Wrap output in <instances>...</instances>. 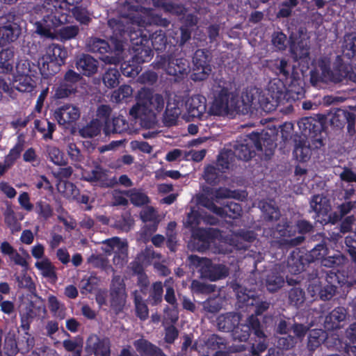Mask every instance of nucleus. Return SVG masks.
<instances>
[{
    "label": "nucleus",
    "mask_w": 356,
    "mask_h": 356,
    "mask_svg": "<svg viewBox=\"0 0 356 356\" xmlns=\"http://www.w3.org/2000/svg\"><path fill=\"white\" fill-rule=\"evenodd\" d=\"M124 23L126 22L119 17L111 19L108 22V26L113 32L111 42L115 50L121 51L124 42L129 38L136 53L134 56V62L140 64L149 61L153 54L149 47V38L140 28L136 29V27L132 26L125 29Z\"/></svg>",
    "instance_id": "f257e3e1"
},
{
    "label": "nucleus",
    "mask_w": 356,
    "mask_h": 356,
    "mask_svg": "<svg viewBox=\"0 0 356 356\" xmlns=\"http://www.w3.org/2000/svg\"><path fill=\"white\" fill-rule=\"evenodd\" d=\"M74 0H45L44 5L35 8L42 19L35 23V33L50 39L56 38V29L67 22V15Z\"/></svg>",
    "instance_id": "f03ea898"
},
{
    "label": "nucleus",
    "mask_w": 356,
    "mask_h": 356,
    "mask_svg": "<svg viewBox=\"0 0 356 356\" xmlns=\"http://www.w3.org/2000/svg\"><path fill=\"white\" fill-rule=\"evenodd\" d=\"M136 104L131 107L129 114L134 118L140 120L141 126L151 129L156 124V115L160 113L164 106L163 97L146 88L138 91Z\"/></svg>",
    "instance_id": "7ed1b4c3"
},
{
    "label": "nucleus",
    "mask_w": 356,
    "mask_h": 356,
    "mask_svg": "<svg viewBox=\"0 0 356 356\" xmlns=\"http://www.w3.org/2000/svg\"><path fill=\"white\" fill-rule=\"evenodd\" d=\"M298 126L305 137L296 140L293 154L297 160L305 162L310 158L312 149L323 146V136L321 131L314 130L315 125L312 124L309 118L301 120L298 122Z\"/></svg>",
    "instance_id": "20e7f679"
},
{
    "label": "nucleus",
    "mask_w": 356,
    "mask_h": 356,
    "mask_svg": "<svg viewBox=\"0 0 356 356\" xmlns=\"http://www.w3.org/2000/svg\"><path fill=\"white\" fill-rule=\"evenodd\" d=\"M211 90L214 95L213 102L209 108L211 115L217 116L232 115L239 112V101L229 92V84L222 80L215 81Z\"/></svg>",
    "instance_id": "39448f33"
},
{
    "label": "nucleus",
    "mask_w": 356,
    "mask_h": 356,
    "mask_svg": "<svg viewBox=\"0 0 356 356\" xmlns=\"http://www.w3.org/2000/svg\"><path fill=\"white\" fill-rule=\"evenodd\" d=\"M119 18L125 21L127 25L131 24L140 29L152 24L168 26L170 23L167 19L154 15L151 9L132 6L130 3H126L122 7Z\"/></svg>",
    "instance_id": "423d86ee"
},
{
    "label": "nucleus",
    "mask_w": 356,
    "mask_h": 356,
    "mask_svg": "<svg viewBox=\"0 0 356 356\" xmlns=\"http://www.w3.org/2000/svg\"><path fill=\"white\" fill-rule=\"evenodd\" d=\"M348 67L341 63V58L337 56V63L332 70L330 60L327 57L319 58L311 71V81L313 83L318 82L339 83L348 76Z\"/></svg>",
    "instance_id": "0eeeda50"
},
{
    "label": "nucleus",
    "mask_w": 356,
    "mask_h": 356,
    "mask_svg": "<svg viewBox=\"0 0 356 356\" xmlns=\"http://www.w3.org/2000/svg\"><path fill=\"white\" fill-rule=\"evenodd\" d=\"M264 93L266 99V103L264 105L265 112H270L289 101V95L286 92L284 83L280 79L270 81Z\"/></svg>",
    "instance_id": "6e6552de"
},
{
    "label": "nucleus",
    "mask_w": 356,
    "mask_h": 356,
    "mask_svg": "<svg viewBox=\"0 0 356 356\" xmlns=\"http://www.w3.org/2000/svg\"><path fill=\"white\" fill-rule=\"evenodd\" d=\"M102 250L107 254L115 253L113 264L120 268L123 267L128 261V243L126 240L118 237H113L102 242Z\"/></svg>",
    "instance_id": "1a4fd4ad"
},
{
    "label": "nucleus",
    "mask_w": 356,
    "mask_h": 356,
    "mask_svg": "<svg viewBox=\"0 0 356 356\" xmlns=\"http://www.w3.org/2000/svg\"><path fill=\"white\" fill-rule=\"evenodd\" d=\"M266 103L265 95L257 88L247 89L242 95L241 102H239V112L246 114L250 108H261L264 111V104Z\"/></svg>",
    "instance_id": "9d476101"
},
{
    "label": "nucleus",
    "mask_w": 356,
    "mask_h": 356,
    "mask_svg": "<svg viewBox=\"0 0 356 356\" xmlns=\"http://www.w3.org/2000/svg\"><path fill=\"white\" fill-rule=\"evenodd\" d=\"M251 330L257 338H264L265 337V333L261 329L260 321L257 316L252 314L248 318L246 323H238L234 327L232 331L234 339L240 341H247L250 337Z\"/></svg>",
    "instance_id": "9b49d317"
},
{
    "label": "nucleus",
    "mask_w": 356,
    "mask_h": 356,
    "mask_svg": "<svg viewBox=\"0 0 356 356\" xmlns=\"http://www.w3.org/2000/svg\"><path fill=\"white\" fill-rule=\"evenodd\" d=\"M127 294L125 284L120 275L113 277L110 288V302L115 312H121L127 302Z\"/></svg>",
    "instance_id": "f8f14e48"
},
{
    "label": "nucleus",
    "mask_w": 356,
    "mask_h": 356,
    "mask_svg": "<svg viewBox=\"0 0 356 356\" xmlns=\"http://www.w3.org/2000/svg\"><path fill=\"white\" fill-rule=\"evenodd\" d=\"M157 67L163 69L169 75L179 76L185 74L189 69L188 62L184 58L161 57Z\"/></svg>",
    "instance_id": "ddd939ff"
},
{
    "label": "nucleus",
    "mask_w": 356,
    "mask_h": 356,
    "mask_svg": "<svg viewBox=\"0 0 356 356\" xmlns=\"http://www.w3.org/2000/svg\"><path fill=\"white\" fill-rule=\"evenodd\" d=\"M200 202L203 207L221 218H236L241 216L242 212L240 204L234 202H227L223 207L216 206L213 202L207 198H202Z\"/></svg>",
    "instance_id": "4468645a"
},
{
    "label": "nucleus",
    "mask_w": 356,
    "mask_h": 356,
    "mask_svg": "<svg viewBox=\"0 0 356 356\" xmlns=\"http://www.w3.org/2000/svg\"><path fill=\"white\" fill-rule=\"evenodd\" d=\"M30 65L26 61L17 65V72L14 76L13 87L20 92H29L33 88V81L29 75Z\"/></svg>",
    "instance_id": "2eb2a0df"
},
{
    "label": "nucleus",
    "mask_w": 356,
    "mask_h": 356,
    "mask_svg": "<svg viewBox=\"0 0 356 356\" xmlns=\"http://www.w3.org/2000/svg\"><path fill=\"white\" fill-rule=\"evenodd\" d=\"M47 310L43 300L36 296V300L30 302L26 311L21 314V327L26 332L30 323L35 318L45 314Z\"/></svg>",
    "instance_id": "dca6fc26"
},
{
    "label": "nucleus",
    "mask_w": 356,
    "mask_h": 356,
    "mask_svg": "<svg viewBox=\"0 0 356 356\" xmlns=\"http://www.w3.org/2000/svg\"><path fill=\"white\" fill-rule=\"evenodd\" d=\"M193 79L195 81L205 79L211 72V67L209 65V58L207 52L202 49L197 50L193 58Z\"/></svg>",
    "instance_id": "f3484780"
},
{
    "label": "nucleus",
    "mask_w": 356,
    "mask_h": 356,
    "mask_svg": "<svg viewBox=\"0 0 356 356\" xmlns=\"http://www.w3.org/2000/svg\"><path fill=\"white\" fill-rule=\"evenodd\" d=\"M186 106L189 117L197 118L198 120H204L209 115L207 112V99L201 95H195L190 97L186 103Z\"/></svg>",
    "instance_id": "a211bd4d"
},
{
    "label": "nucleus",
    "mask_w": 356,
    "mask_h": 356,
    "mask_svg": "<svg viewBox=\"0 0 356 356\" xmlns=\"http://www.w3.org/2000/svg\"><path fill=\"white\" fill-rule=\"evenodd\" d=\"M229 154L227 153L220 154L218 158L217 167L209 165L204 170V179L211 184H216L220 181L221 173L229 168L227 159Z\"/></svg>",
    "instance_id": "6ab92c4d"
},
{
    "label": "nucleus",
    "mask_w": 356,
    "mask_h": 356,
    "mask_svg": "<svg viewBox=\"0 0 356 356\" xmlns=\"http://www.w3.org/2000/svg\"><path fill=\"white\" fill-rule=\"evenodd\" d=\"M86 350L88 354L95 356H109L110 341L107 338L101 339L95 334H92L86 341Z\"/></svg>",
    "instance_id": "aec40b11"
},
{
    "label": "nucleus",
    "mask_w": 356,
    "mask_h": 356,
    "mask_svg": "<svg viewBox=\"0 0 356 356\" xmlns=\"http://www.w3.org/2000/svg\"><path fill=\"white\" fill-rule=\"evenodd\" d=\"M80 110L76 106L65 104L54 112V118L60 125L70 124L76 122L80 117Z\"/></svg>",
    "instance_id": "412c9836"
},
{
    "label": "nucleus",
    "mask_w": 356,
    "mask_h": 356,
    "mask_svg": "<svg viewBox=\"0 0 356 356\" xmlns=\"http://www.w3.org/2000/svg\"><path fill=\"white\" fill-rule=\"evenodd\" d=\"M245 143L235 145L233 154L241 160L248 161L254 154L255 149L261 150L262 147L259 141L248 138Z\"/></svg>",
    "instance_id": "4be33fe9"
},
{
    "label": "nucleus",
    "mask_w": 356,
    "mask_h": 356,
    "mask_svg": "<svg viewBox=\"0 0 356 356\" xmlns=\"http://www.w3.org/2000/svg\"><path fill=\"white\" fill-rule=\"evenodd\" d=\"M291 51L294 58L296 60L307 58L309 54V41L307 35L300 32L298 38L293 39L291 36Z\"/></svg>",
    "instance_id": "5701e85b"
},
{
    "label": "nucleus",
    "mask_w": 356,
    "mask_h": 356,
    "mask_svg": "<svg viewBox=\"0 0 356 356\" xmlns=\"http://www.w3.org/2000/svg\"><path fill=\"white\" fill-rule=\"evenodd\" d=\"M204 343L208 349L216 351V354L218 353L225 354L234 353L240 352L243 349V346H240L238 348H227L225 340L216 334L210 336Z\"/></svg>",
    "instance_id": "b1692460"
},
{
    "label": "nucleus",
    "mask_w": 356,
    "mask_h": 356,
    "mask_svg": "<svg viewBox=\"0 0 356 356\" xmlns=\"http://www.w3.org/2000/svg\"><path fill=\"white\" fill-rule=\"evenodd\" d=\"M66 56V51L60 46L52 45L49 47L47 49L46 54L43 56L41 59L42 67L40 68V70H42L43 73H45L44 68L46 63L47 66L49 65V63L60 64V63H63Z\"/></svg>",
    "instance_id": "393cba45"
},
{
    "label": "nucleus",
    "mask_w": 356,
    "mask_h": 356,
    "mask_svg": "<svg viewBox=\"0 0 356 356\" xmlns=\"http://www.w3.org/2000/svg\"><path fill=\"white\" fill-rule=\"evenodd\" d=\"M347 312L345 308L339 307L333 309L325 320V327L327 330L340 328V323L346 318Z\"/></svg>",
    "instance_id": "a878e982"
},
{
    "label": "nucleus",
    "mask_w": 356,
    "mask_h": 356,
    "mask_svg": "<svg viewBox=\"0 0 356 356\" xmlns=\"http://www.w3.org/2000/svg\"><path fill=\"white\" fill-rule=\"evenodd\" d=\"M76 65L77 69L85 76H90L97 72L98 61L91 56L83 54L77 59Z\"/></svg>",
    "instance_id": "bb28decb"
},
{
    "label": "nucleus",
    "mask_w": 356,
    "mask_h": 356,
    "mask_svg": "<svg viewBox=\"0 0 356 356\" xmlns=\"http://www.w3.org/2000/svg\"><path fill=\"white\" fill-rule=\"evenodd\" d=\"M240 321L241 316L237 313L232 312L220 315L216 320L218 329L224 332L232 331Z\"/></svg>",
    "instance_id": "cd10ccee"
},
{
    "label": "nucleus",
    "mask_w": 356,
    "mask_h": 356,
    "mask_svg": "<svg viewBox=\"0 0 356 356\" xmlns=\"http://www.w3.org/2000/svg\"><path fill=\"white\" fill-rule=\"evenodd\" d=\"M190 266L195 268L201 274V277L207 278L211 272L212 263L207 258L200 257L196 255H191L188 257Z\"/></svg>",
    "instance_id": "c85d7f7f"
},
{
    "label": "nucleus",
    "mask_w": 356,
    "mask_h": 356,
    "mask_svg": "<svg viewBox=\"0 0 356 356\" xmlns=\"http://www.w3.org/2000/svg\"><path fill=\"white\" fill-rule=\"evenodd\" d=\"M0 33L5 44L15 41L21 33V29L17 23L10 22L0 27Z\"/></svg>",
    "instance_id": "c756f323"
},
{
    "label": "nucleus",
    "mask_w": 356,
    "mask_h": 356,
    "mask_svg": "<svg viewBox=\"0 0 356 356\" xmlns=\"http://www.w3.org/2000/svg\"><path fill=\"white\" fill-rule=\"evenodd\" d=\"M35 267L40 270L43 277L48 278L52 282L56 281V268L49 259L45 258L36 262Z\"/></svg>",
    "instance_id": "7c9ffc66"
},
{
    "label": "nucleus",
    "mask_w": 356,
    "mask_h": 356,
    "mask_svg": "<svg viewBox=\"0 0 356 356\" xmlns=\"http://www.w3.org/2000/svg\"><path fill=\"white\" fill-rule=\"evenodd\" d=\"M13 47H6L0 51V73L8 72L13 69Z\"/></svg>",
    "instance_id": "2f4dec72"
},
{
    "label": "nucleus",
    "mask_w": 356,
    "mask_h": 356,
    "mask_svg": "<svg viewBox=\"0 0 356 356\" xmlns=\"http://www.w3.org/2000/svg\"><path fill=\"white\" fill-rule=\"evenodd\" d=\"M131 296L134 298V302L137 316L143 321L147 319L149 316L148 308L138 290L134 291L131 293Z\"/></svg>",
    "instance_id": "473e14b6"
},
{
    "label": "nucleus",
    "mask_w": 356,
    "mask_h": 356,
    "mask_svg": "<svg viewBox=\"0 0 356 356\" xmlns=\"http://www.w3.org/2000/svg\"><path fill=\"white\" fill-rule=\"evenodd\" d=\"M134 346L140 353L152 356H161V350L147 340L140 339L135 341Z\"/></svg>",
    "instance_id": "72a5a7b5"
},
{
    "label": "nucleus",
    "mask_w": 356,
    "mask_h": 356,
    "mask_svg": "<svg viewBox=\"0 0 356 356\" xmlns=\"http://www.w3.org/2000/svg\"><path fill=\"white\" fill-rule=\"evenodd\" d=\"M82 177L90 182L103 181L106 179V172L99 165H96L92 170H83Z\"/></svg>",
    "instance_id": "f704fd0d"
},
{
    "label": "nucleus",
    "mask_w": 356,
    "mask_h": 356,
    "mask_svg": "<svg viewBox=\"0 0 356 356\" xmlns=\"http://www.w3.org/2000/svg\"><path fill=\"white\" fill-rule=\"evenodd\" d=\"M87 50L92 53L105 54L111 48L110 45L104 40L92 38L88 40L86 43Z\"/></svg>",
    "instance_id": "c9c22d12"
},
{
    "label": "nucleus",
    "mask_w": 356,
    "mask_h": 356,
    "mask_svg": "<svg viewBox=\"0 0 356 356\" xmlns=\"http://www.w3.org/2000/svg\"><path fill=\"white\" fill-rule=\"evenodd\" d=\"M327 334L321 329H314L309 332L308 337L307 348L309 350L317 348L325 341Z\"/></svg>",
    "instance_id": "e433bc0d"
},
{
    "label": "nucleus",
    "mask_w": 356,
    "mask_h": 356,
    "mask_svg": "<svg viewBox=\"0 0 356 356\" xmlns=\"http://www.w3.org/2000/svg\"><path fill=\"white\" fill-rule=\"evenodd\" d=\"M194 234L200 239V241L203 242V246L206 248L210 245V243L213 239L220 235V233L218 230L215 229H199L196 230Z\"/></svg>",
    "instance_id": "4c0bfd02"
},
{
    "label": "nucleus",
    "mask_w": 356,
    "mask_h": 356,
    "mask_svg": "<svg viewBox=\"0 0 356 356\" xmlns=\"http://www.w3.org/2000/svg\"><path fill=\"white\" fill-rule=\"evenodd\" d=\"M343 55L348 58L353 57L356 53V34L350 33L344 37L342 45Z\"/></svg>",
    "instance_id": "58836bf2"
},
{
    "label": "nucleus",
    "mask_w": 356,
    "mask_h": 356,
    "mask_svg": "<svg viewBox=\"0 0 356 356\" xmlns=\"http://www.w3.org/2000/svg\"><path fill=\"white\" fill-rule=\"evenodd\" d=\"M49 307L53 315L63 320L66 316V308L63 304L60 302L56 297L50 296L48 298Z\"/></svg>",
    "instance_id": "ea45409f"
},
{
    "label": "nucleus",
    "mask_w": 356,
    "mask_h": 356,
    "mask_svg": "<svg viewBox=\"0 0 356 356\" xmlns=\"http://www.w3.org/2000/svg\"><path fill=\"white\" fill-rule=\"evenodd\" d=\"M236 298L239 307L243 306H254L255 302V298L254 297L253 293L250 291H248L246 289L238 287L236 291Z\"/></svg>",
    "instance_id": "a19ab883"
},
{
    "label": "nucleus",
    "mask_w": 356,
    "mask_h": 356,
    "mask_svg": "<svg viewBox=\"0 0 356 356\" xmlns=\"http://www.w3.org/2000/svg\"><path fill=\"white\" fill-rule=\"evenodd\" d=\"M163 286L161 282H156L149 289V300L152 305H156L163 300Z\"/></svg>",
    "instance_id": "79ce46f5"
},
{
    "label": "nucleus",
    "mask_w": 356,
    "mask_h": 356,
    "mask_svg": "<svg viewBox=\"0 0 356 356\" xmlns=\"http://www.w3.org/2000/svg\"><path fill=\"white\" fill-rule=\"evenodd\" d=\"M99 282V279L94 274L85 275L80 281L79 288L81 293L86 294L91 293Z\"/></svg>",
    "instance_id": "37998d69"
},
{
    "label": "nucleus",
    "mask_w": 356,
    "mask_h": 356,
    "mask_svg": "<svg viewBox=\"0 0 356 356\" xmlns=\"http://www.w3.org/2000/svg\"><path fill=\"white\" fill-rule=\"evenodd\" d=\"M347 258L338 252L333 256L324 257L321 260V264L327 268H337L345 265L347 262Z\"/></svg>",
    "instance_id": "c03bdc74"
},
{
    "label": "nucleus",
    "mask_w": 356,
    "mask_h": 356,
    "mask_svg": "<svg viewBox=\"0 0 356 356\" xmlns=\"http://www.w3.org/2000/svg\"><path fill=\"white\" fill-rule=\"evenodd\" d=\"M310 207L317 213L325 214L329 210L327 199L320 195H314L310 202Z\"/></svg>",
    "instance_id": "a18cd8bd"
},
{
    "label": "nucleus",
    "mask_w": 356,
    "mask_h": 356,
    "mask_svg": "<svg viewBox=\"0 0 356 356\" xmlns=\"http://www.w3.org/2000/svg\"><path fill=\"white\" fill-rule=\"evenodd\" d=\"M125 195L129 197L133 204L138 207L144 205L149 202L147 196L142 191L136 188L125 191Z\"/></svg>",
    "instance_id": "49530a36"
},
{
    "label": "nucleus",
    "mask_w": 356,
    "mask_h": 356,
    "mask_svg": "<svg viewBox=\"0 0 356 356\" xmlns=\"http://www.w3.org/2000/svg\"><path fill=\"white\" fill-rule=\"evenodd\" d=\"M79 33V28L78 26H66L60 29L57 33L56 32V38H59L61 41L70 40L75 38Z\"/></svg>",
    "instance_id": "de8ad7c7"
},
{
    "label": "nucleus",
    "mask_w": 356,
    "mask_h": 356,
    "mask_svg": "<svg viewBox=\"0 0 356 356\" xmlns=\"http://www.w3.org/2000/svg\"><path fill=\"white\" fill-rule=\"evenodd\" d=\"M284 277L276 272H272L267 276L266 287L270 292H275L280 289L284 284Z\"/></svg>",
    "instance_id": "09e8293b"
},
{
    "label": "nucleus",
    "mask_w": 356,
    "mask_h": 356,
    "mask_svg": "<svg viewBox=\"0 0 356 356\" xmlns=\"http://www.w3.org/2000/svg\"><path fill=\"white\" fill-rule=\"evenodd\" d=\"M101 131V126L98 120H92L86 126L79 129V134L83 138H92L97 136Z\"/></svg>",
    "instance_id": "8fccbe9b"
},
{
    "label": "nucleus",
    "mask_w": 356,
    "mask_h": 356,
    "mask_svg": "<svg viewBox=\"0 0 356 356\" xmlns=\"http://www.w3.org/2000/svg\"><path fill=\"white\" fill-rule=\"evenodd\" d=\"M120 74L115 68H109L103 76L104 85L110 88L116 87L119 84Z\"/></svg>",
    "instance_id": "3c124183"
},
{
    "label": "nucleus",
    "mask_w": 356,
    "mask_h": 356,
    "mask_svg": "<svg viewBox=\"0 0 356 356\" xmlns=\"http://www.w3.org/2000/svg\"><path fill=\"white\" fill-rule=\"evenodd\" d=\"M229 275V270L223 264H213L207 279L211 281H216L226 277Z\"/></svg>",
    "instance_id": "603ef678"
},
{
    "label": "nucleus",
    "mask_w": 356,
    "mask_h": 356,
    "mask_svg": "<svg viewBox=\"0 0 356 356\" xmlns=\"http://www.w3.org/2000/svg\"><path fill=\"white\" fill-rule=\"evenodd\" d=\"M180 114L181 110L179 108L168 104L163 116L164 123L166 126H172L175 124Z\"/></svg>",
    "instance_id": "864d4df0"
},
{
    "label": "nucleus",
    "mask_w": 356,
    "mask_h": 356,
    "mask_svg": "<svg viewBox=\"0 0 356 356\" xmlns=\"http://www.w3.org/2000/svg\"><path fill=\"white\" fill-rule=\"evenodd\" d=\"M4 220L13 233L21 230V225L15 216L14 211L10 207H8L4 212Z\"/></svg>",
    "instance_id": "5fc2aeb1"
},
{
    "label": "nucleus",
    "mask_w": 356,
    "mask_h": 356,
    "mask_svg": "<svg viewBox=\"0 0 356 356\" xmlns=\"http://www.w3.org/2000/svg\"><path fill=\"white\" fill-rule=\"evenodd\" d=\"M35 128L43 134L45 138H51L55 129V124L49 121L36 120L34 122Z\"/></svg>",
    "instance_id": "6e6d98bb"
},
{
    "label": "nucleus",
    "mask_w": 356,
    "mask_h": 356,
    "mask_svg": "<svg viewBox=\"0 0 356 356\" xmlns=\"http://www.w3.org/2000/svg\"><path fill=\"white\" fill-rule=\"evenodd\" d=\"M209 195L211 198V200L210 201L213 202V201L218 202L220 200L225 198H236V191H232L225 188H220L218 189L212 190Z\"/></svg>",
    "instance_id": "4d7b16f0"
},
{
    "label": "nucleus",
    "mask_w": 356,
    "mask_h": 356,
    "mask_svg": "<svg viewBox=\"0 0 356 356\" xmlns=\"http://www.w3.org/2000/svg\"><path fill=\"white\" fill-rule=\"evenodd\" d=\"M264 218L268 220H277L280 211L273 202H264L261 206Z\"/></svg>",
    "instance_id": "13d9d810"
},
{
    "label": "nucleus",
    "mask_w": 356,
    "mask_h": 356,
    "mask_svg": "<svg viewBox=\"0 0 356 356\" xmlns=\"http://www.w3.org/2000/svg\"><path fill=\"white\" fill-rule=\"evenodd\" d=\"M47 152L50 161L56 165H63L65 164L63 153L54 146H47Z\"/></svg>",
    "instance_id": "bf43d9fd"
},
{
    "label": "nucleus",
    "mask_w": 356,
    "mask_h": 356,
    "mask_svg": "<svg viewBox=\"0 0 356 356\" xmlns=\"http://www.w3.org/2000/svg\"><path fill=\"white\" fill-rule=\"evenodd\" d=\"M151 44L156 51H162L166 44V37L162 31H157L151 35Z\"/></svg>",
    "instance_id": "052dcab7"
},
{
    "label": "nucleus",
    "mask_w": 356,
    "mask_h": 356,
    "mask_svg": "<svg viewBox=\"0 0 356 356\" xmlns=\"http://www.w3.org/2000/svg\"><path fill=\"white\" fill-rule=\"evenodd\" d=\"M133 90L131 86L128 85H123L118 90L113 92L111 98L115 102H120L122 100L129 97L132 95Z\"/></svg>",
    "instance_id": "680f3d73"
},
{
    "label": "nucleus",
    "mask_w": 356,
    "mask_h": 356,
    "mask_svg": "<svg viewBox=\"0 0 356 356\" xmlns=\"http://www.w3.org/2000/svg\"><path fill=\"white\" fill-rule=\"evenodd\" d=\"M88 262L95 268L104 270L112 268L109 264L108 259L101 254H92L88 257Z\"/></svg>",
    "instance_id": "e2e57ef3"
},
{
    "label": "nucleus",
    "mask_w": 356,
    "mask_h": 356,
    "mask_svg": "<svg viewBox=\"0 0 356 356\" xmlns=\"http://www.w3.org/2000/svg\"><path fill=\"white\" fill-rule=\"evenodd\" d=\"M152 3L155 7L163 8L165 11L176 15H180L184 11L183 7L168 3L166 0H152Z\"/></svg>",
    "instance_id": "0e129e2a"
},
{
    "label": "nucleus",
    "mask_w": 356,
    "mask_h": 356,
    "mask_svg": "<svg viewBox=\"0 0 356 356\" xmlns=\"http://www.w3.org/2000/svg\"><path fill=\"white\" fill-rule=\"evenodd\" d=\"M289 299L291 304L295 306H300L305 301V293L300 288L291 289L289 293Z\"/></svg>",
    "instance_id": "69168bd1"
},
{
    "label": "nucleus",
    "mask_w": 356,
    "mask_h": 356,
    "mask_svg": "<svg viewBox=\"0 0 356 356\" xmlns=\"http://www.w3.org/2000/svg\"><path fill=\"white\" fill-rule=\"evenodd\" d=\"M73 16L75 19L83 24H88L90 21V17L88 12L81 7L70 8Z\"/></svg>",
    "instance_id": "338daca9"
},
{
    "label": "nucleus",
    "mask_w": 356,
    "mask_h": 356,
    "mask_svg": "<svg viewBox=\"0 0 356 356\" xmlns=\"http://www.w3.org/2000/svg\"><path fill=\"white\" fill-rule=\"evenodd\" d=\"M134 222V219L130 213H126L116 221L115 225L118 228L124 232H129L132 228Z\"/></svg>",
    "instance_id": "774afa93"
}]
</instances>
